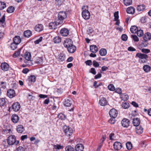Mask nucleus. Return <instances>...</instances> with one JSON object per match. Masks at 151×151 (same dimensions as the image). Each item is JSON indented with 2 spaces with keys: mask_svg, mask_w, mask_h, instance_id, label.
<instances>
[{
  "mask_svg": "<svg viewBox=\"0 0 151 151\" xmlns=\"http://www.w3.org/2000/svg\"><path fill=\"white\" fill-rule=\"evenodd\" d=\"M20 108V104L17 102L13 103L12 106V108L13 110L16 112L19 111Z\"/></svg>",
  "mask_w": 151,
  "mask_h": 151,
  "instance_id": "10",
  "label": "nucleus"
},
{
  "mask_svg": "<svg viewBox=\"0 0 151 151\" xmlns=\"http://www.w3.org/2000/svg\"><path fill=\"white\" fill-rule=\"evenodd\" d=\"M54 42L55 43H59L61 41V39L59 36H56L53 39Z\"/></svg>",
  "mask_w": 151,
  "mask_h": 151,
  "instance_id": "36",
  "label": "nucleus"
},
{
  "mask_svg": "<svg viewBox=\"0 0 151 151\" xmlns=\"http://www.w3.org/2000/svg\"><path fill=\"white\" fill-rule=\"evenodd\" d=\"M126 146L127 149L128 150L132 149V146L131 142H128L126 144Z\"/></svg>",
  "mask_w": 151,
  "mask_h": 151,
  "instance_id": "45",
  "label": "nucleus"
},
{
  "mask_svg": "<svg viewBox=\"0 0 151 151\" xmlns=\"http://www.w3.org/2000/svg\"><path fill=\"white\" fill-rule=\"evenodd\" d=\"M1 69L4 71H8L9 68V64L6 63H2L1 64Z\"/></svg>",
  "mask_w": 151,
  "mask_h": 151,
  "instance_id": "13",
  "label": "nucleus"
},
{
  "mask_svg": "<svg viewBox=\"0 0 151 151\" xmlns=\"http://www.w3.org/2000/svg\"><path fill=\"white\" fill-rule=\"evenodd\" d=\"M118 113L117 111L114 109H111L109 112V114L111 117H113L114 118L116 117Z\"/></svg>",
  "mask_w": 151,
  "mask_h": 151,
  "instance_id": "9",
  "label": "nucleus"
},
{
  "mask_svg": "<svg viewBox=\"0 0 151 151\" xmlns=\"http://www.w3.org/2000/svg\"><path fill=\"white\" fill-rule=\"evenodd\" d=\"M13 42L18 45L21 42V39L19 36H16L13 38Z\"/></svg>",
  "mask_w": 151,
  "mask_h": 151,
  "instance_id": "25",
  "label": "nucleus"
},
{
  "mask_svg": "<svg viewBox=\"0 0 151 151\" xmlns=\"http://www.w3.org/2000/svg\"><path fill=\"white\" fill-rule=\"evenodd\" d=\"M136 56L142 59L146 60L148 58V55L145 54L138 53L136 54Z\"/></svg>",
  "mask_w": 151,
  "mask_h": 151,
  "instance_id": "16",
  "label": "nucleus"
},
{
  "mask_svg": "<svg viewBox=\"0 0 151 151\" xmlns=\"http://www.w3.org/2000/svg\"><path fill=\"white\" fill-rule=\"evenodd\" d=\"M108 88L111 91H114V87L112 84L109 85L108 86Z\"/></svg>",
  "mask_w": 151,
  "mask_h": 151,
  "instance_id": "55",
  "label": "nucleus"
},
{
  "mask_svg": "<svg viewBox=\"0 0 151 151\" xmlns=\"http://www.w3.org/2000/svg\"><path fill=\"white\" fill-rule=\"evenodd\" d=\"M141 51L144 53L147 54L150 52V51L149 49L143 48L141 49Z\"/></svg>",
  "mask_w": 151,
  "mask_h": 151,
  "instance_id": "54",
  "label": "nucleus"
},
{
  "mask_svg": "<svg viewBox=\"0 0 151 151\" xmlns=\"http://www.w3.org/2000/svg\"><path fill=\"white\" fill-rule=\"evenodd\" d=\"M135 9L132 6H130L127 8V13L133 14L135 12Z\"/></svg>",
  "mask_w": 151,
  "mask_h": 151,
  "instance_id": "30",
  "label": "nucleus"
},
{
  "mask_svg": "<svg viewBox=\"0 0 151 151\" xmlns=\"http://www.w3.org/2000/svg\"><path fill=\"white\" fill-rule=\"evenodd\" d=\"M42 62V60L40 57L38 58L35 61V63L37 64H40Z\"/></svg>",
  "mask_w": 151,
  "mask_h": 151,
  "instance_id": "53",
  "label": "nucleus"
},
{
  "mask_svg": "<svg viewBox=\"0 0 151 151\" xmlns=\"http://www.w3.org/2000/svg\"><path fill=\"white\" fill-rule=\"evenodd\" d=\"M6 3L3 1H0V9L2 10L6 7Z\"/></svg>",
  "mask_w": 151,
  "mask_h": 151,
  "instance_id": "46",
  "label": "nucleus"
},
{
  "mask_svg": "<svg viewBox=\"0 0 151 151\" xmlns=\"http://www.w3.org/2000/svg\"><path fill=\"white\" fill-rule=\"evenodd\" d=\"M90 50L93 53L96 52L98 50V48L96 45H92L90 46Z\"/></svg>",
  "mask_w": 151,
  "mask_h": 151,
  "instance_id": "24",
  "label": "nucleus"
},
{
  "mask_svg": "<svg viewBox=\"0 0 151 151\" xmlns=\"http://www.w3.org/2000/svg\"><path fill=\"white\" fill-rule=\"evenodd\" d=\"M67 17V14L65 12L61 11L58 14V18L60 21L59 22L62 24L63 22V20Z\"/></svg>",
  "mask_w": 151,
  "mask_h": 151,
  "instance_id": "3",
  "label": "nucleus"
},
{
  "mask_svg": "<svg viewBox=\"0 0 151 151\" xmlns=\"http://www.w3.org/2000/svg\"><path fill=\"white\" fill-rule=\"evenodd\" d=\"M65 55L63 53H60L58 55V60L60 62H63L65 59Z\"/></svg>",
  "mask_w": 151,
  "mask_h": 151,
  "instance_id": "23",
  "label": "nucleus"
},
{
  "mask_svg": "<svg viewBox=\"0 0 151 151\" xmlns=\"http://www.w3.org/2000/svg\"><path fill=\"white\" fill-rule=\"evenodd\" d=\"M135 128V131L138 134H142L143 132V128L141 127V126L139 125Z\"/></svg>",
  "mask_w": 151,
  "mask_h": 151,
  "instance_id": "22",
  "label": "nucleus"
},
{
  "mask_svg": "<svg viewBox=\"0 0 151 151\" xmlns=\"http://www.w3.org/2000/svg\"><path fill=\"white\" fill-rule=\"evenodd\" d=\"M69 33V31L67 28H63L60 30V34L63 36H67L68 35Z\"/></svg>",
  "mask_w": 151,
  "mask_h": 151,
  "instance_id": "11",
  "label": "nucleus"
},
{
  "mask_svg": "<svg viewBox=\"0 0 151 151\" xmlns=\"http://www.w3.org/2000/svg\"><path fill=\"white\" fill-rule=\"evenodd\" d=\"M115 118H114L113 117H111L108 121L111 124H114L115 122Z\"/></svg>",
  "mask_w": 151,
  "mask_h": 151,
  "instance_id": "57",
  "label": "nucleus"
},
{
  "mask_svg": "<svg viewBox=\"0 0 151 151\" xmlns=\"http://www.w3.org/2000/svg\"><path fill=\"white\" fill-rule=\"evenodd\" d=\"M130 106V105L128 103L124 102L122 104V106L124 109L128 108Z\"/></svg>",
  "mask_w": 151,
  "mask_h": 151,
  "instance_id": "39",
  "label": "nucleus"
},
{
  "mask_svg": "<svg viewBox=\"0 0 151 151\" xmlns=\"http://www.w3.org/2000/svg\"><path fill=\"white\" fill-rule=\"evenodd\" d=\"M93 65L95 67H99V63L96 60L93 61Z\"/></svg>",
  "mask_w": 151,
  "mask_h": 151,
  "instance_id": "59",
  "label": "nucleus"
},
{
  "mask_svg": "<svg viewBox=\"0 0 151 151\" xmlns=\"http://www.w3.org/2000/svg\"><path fill=\"white\" fill-rule=\"evenodd\" d=\"M17 131L19 133H22L24 130V127L22 125H18L17 128Z\"/></svg>",
  "mask_w": 151,
  "mask_h": 151,
  "instance_id": "27",
  "label": "nucleus"
},
{
  "mask_svg": "<svg viewBox=\"0 0 151 151\" xmlns=\"http://www.w3.org/2000/svg\"><path fill=\"white\" fill-rule=\"evenodd\" d=\"M67 48L68 52L70 53L74 52L76 49V47L73 45V44Z\"/></svg>",
  "mask_w": 151,
  "mask_h": 151,
  "instance_id": "18",
  "label": "nucleus"
},
{
  "mask_svg": "<svg viewBox=\"0 0 151 151\" xmlns=\"http://www.w3.org/2000/svg\"><path fill=\"white\" fill-rule=\"evenodd\" d=\"M138 30L137 27L135 26H132L130 29V31L132 33H136Z\"/></svg>",
  "mask_w": 151,
  "mask_h": 151,
  "instance_id": "33",
  "label": "nucleus"
},
{
  "mask_svg": "<svg viewBox=\"0 0 151 151\" xmlns=\"http://www.w3.org/2000/svg\"><path fill=\"white\" fill-rule=\"evenodd\" d=\"M99 53L101 56H105L107 54V51L105 49L102 48L99 51Z\"/></svg>",
  "mask_w": 151,
  "mask_h": 151,
  "instance_id": "34",
  "label": "nucleus"
},
{
  "mask_svg": "<svg viewBox=\"0 0 151 151\" xmlns=\"http://www.w3.org/2000/svg\"><path fill=\"white\" fill-rule=\"evenodd\" d=\"M114 148L115 150L119 151L122 147V144L119 142H115L113 144Z\"/></svg>",
  "mask_w": 151,
  "mask_h": 151,
  "instance_id": "7",
  "label": "nucleus"
},
{
  "mask_svg": "<svg viewBox=\"0 0 151 151\" xmlns=\"http://www.w3.org/2000/svg\"><path fill=\"white\" fill-rule=\"evenodd\" d=\"M42 37H40L39 38L35 41L34 42L35 44H38L42 40Z\"/></svg>",
  "mask_w": 151,
  "mask_h": 151,
  "instance_id": "60",
  "label": "nucleus"
},
{
  "mask_svg": "<svg viewBox=\"0 0 151 151\" xmlns=\"http://www.w3.org/2000/svg\"><path fill=\"white\" fill-rule=\"evenodd\" d=\"M143 68L145 72H148L150 71L151 68L148 65H145L143 66Z\"/></svg>",
  "mask_w": 151,
  "mask_h": 151,
  "instance_id": "38",
  "label": "nucleus"
},
{
  "mask_svg": "<svg viewBox=\"0 0 151 151\" xmlns=\"http://www.w3.org/2000/svg\"><path fill=\"white\" fill-rule=\"evenodd\" d=\"M60 24H61V23L56 21L52 22L49 23L48 27L50 29H55Z\"/></svg>",
  "mask_w": 151,
  "mask_h": 151,
  "instance_id": "4",
  "label": "nucleus"
},
{
  "mask_svg": "<svg viewBox=\"0 0 151 151\" xmlns=\"http://www.w3.org/2000/svg\"><path fill=\"white\" fill-rule=\"evenodd\" d=\"M17 151H25V149L22 146H19L17 148Z\"/></svg>",
  "mask_w": 151,
  "mask_h": 151,
  "instance_id": "63",
  "label": "nucleus"
},
{
  "mask_svg": "<svg viewBox=\"0 0 151 151\" xmlns=\"http://www.w3.org/2000/svg\"><path fill=\"white\" fill-rule=\"evenodd\" d=\"M140 123V120L139 118H133L132 121V123L134 126L137 127L139 125Z\"/></svg>",
  "mask_w": 151,
  "mask_h": 151,
  "instance_id": "21",
  "label": "nucleus"
},
{
  "mask_svg": "<svg viewBox=\"0 0 151 151\" xmlns=\"http://www.w3.org/2000/svg\"><path fill=\"white\" fill-rule=\"evenodd\" d=\"M136 32L137 35L139 37L142 36L144 34L143 31L141 29L138 30Z\"/></svg>",
  "mask_w": 151,
  "mask_h": 151,
  "instance_id": "48",
  "label": "nucleus"
},
{
  "mask_svg": "<svg viewBox=\"0 0 151 151\" xmlns=\"http://www.w3.org/2000/svg\"><path fill=\"white\" fill-rule=\"evenodd\" d=\"M114 20L115 21L118 20L119 19V12L118 11L115 12L114 14Z\"/></svg>",
  "mask_w": 151,
  "mask_h": 151,
  "instance_id": "49",
  "label": "nucleus"
},
{
  "mask_svg": "<svg viewBox=\"0 0 151 151\" xmlns=\"http://www.w3.org/2000/svg\"><path fill=\"white\" fill-rule=\"evenodd\" d=\"M148 17L146 16H144L142 17L140 19V21L142 23H144L147 22Z\"/></svg>",
  "mask_w": 151,
  "mask_h": 151,
  "instance_id": "52",
  "label": "nucleus"
},
{
  "mask_svg": "<svg viewBox=\"0 0 151 151\" xmlns=\"http://www.w3.org/2000/svg\"><path fill=\"white\" fill-rule=\"evenodd\" d=\"M82 15L83 18L85 19H89L90 16V12L88 10L86 9H85L83 11Z\"/></svg>",
  "mask_w": 151,
  "mask_h": 151,
  "instance_id": "6",
  "label": "nucleus"
},
{
  "mask_svg": "<svg viewBox=\"0 0 151 151\" xmlns=\"http://www.w3.org/2000/svg\"><path fill=\"white\" fill-rule=\"evenodd\" d=\"M145 8V5L142 4L138 5L137 7V11L140 12L144 10Z\"/></svg>",
  "mask_w": 151,
  "mask_h": 151,
  "instance_id": "32",
  "label": "nucleus"
},
{
  "mask_svg": "<svg viewBox=\"0 0 151 151\" xmlns=\"http://www.w3.org/2000/svg\"><path fill=\"white\" fill-rule=\"evenodd\" d=\"M58 118L62 120H64L66 119V116L62 113H59L58 116Z\"/></svg>",
  "mask_w": 151,
  "mask_h": 151,
  "instance_id": "35",
  "label": "nucleus"
},
{
  "mask_svg": "<svg viewBox=\"0 0 151 151\" xmlns=\"http://www.w3.org/2000/svg\"><path fill=\"white\" fill-rule=\"evenodd\" d=\"M7 95L10 98H12L14 97L15 95L14 90L12 89L9 90L7 91Z\"/></svg>",
  "mask_w": 151,
  "mask_h": 151,
  "instance_id": "12",
  "label": "nucleus"
},
{
  "mask_svg": "<svg viewBox=\"0 0 151 151\" xmlns=\"http://www.w3.org/2000/svg\"><path fill=\"white\" fill-rule=\"evenodd\" d=\"M6 101L4 98H0V107L4 109L6 106Z\"/></svg>",
  "mask_w": 151,
  "mask_h": 151,
  "instance_id": "15",
  "label": "nucleus"
},
{
  "mask_svg": "<svg viewBox=\"0 0 151 151\" xmlns=\"http://www.w3.org/2000/svg\"><path fill=\"white\" fill-rule=\"evenodd\" d=\"M144 40H150L151 39V34L149 32L145 33L143 37Z\"/></svg>",
  "mask_w": 151,
  "mask_h": 151,
  "instance_id": "29",
  "label": "nucleus"
},
{
  "mask_svg": "<svg viewBox=\"0 0 151 151\" xmlns=\"http://www.w3.org/2000/svg\"><path fill=\"white\" fill-rule=\"evenodd\" d=\"M15 10L14 7L13 6L9 7L7 9L6 11L8 13H12L14 12Z\"/></svg>",
  "mask_w": 151,
  "mask_h": 151,
  "instance_id": "37",
  "label": "nucleus"
},
{
  "mask_svg": "<svg viewBox=\"0 0 151 151\" xmlns=\"http://www.w3.org/2000/svg\"><path fill=\"white\" fill-rule=\"evenodd\" d=\"M21 49L20 48L17 51L15 52L13 55L14 58H16L18 56H19Z\"/></svg>",
  "mask_w": 151,
  "mask_h": 151,
  "instance_id": "41",
  "label": "nucleus"
},
{
  "mask_svg": "<svg viewBox=\"0 0 151 151\" xmlns=\"http://www.w3.org/2000/svg\"><path fill=\"white\" fill-rule=\"evenodd\" d=\"M19 120V117L17 114H14L12 115L11 118V121L14 123H16Z\"/></svg>",
  "mask_w": 151,
  "mask_h": 151,
  "instance_id": "17",
  "label": "nucleus"
},
{
  "mask_svg": "<svg viewBox=\"0 0 151 151\" xmlns=\"http://www.w3.org/2000/svg\"><path fill=\"white\" fill-rule=\"evenodd\" d=\"M132 37L133 40L135 42H138L139 41V40L138 37L135 35H132Z\"/></svg>",
  "mask_w": 151,
  "mask_h": 151,
  "instance_id": "56",
  "label": "nucleus"
},
{
  "mask_svg": "<svg viewBox=\"0 0 151 151\" xmlns=\"http://www.w3.org/2000/svg\"><path fill=\"white\" fill-rule=\"evenodd\" d=\"M85 63L87 65L90 66L92 65V63L91 60H88L85 62Z\"/></svg>",
  "mask_w": 151,
  "mask_h": 151,
  "instance_id": "61",
  "label": "nucleus"
},
{
  "mask_svg": "<svg viewBox=\"0 0 151 151\" xmlns=\"http://www.w3.org/2000/svg\"><path fill=\"white\" fill-rule=\"evenodd\" d=\"M75 148L76 151H83L84 147L83 144H79L76 146Z\"/></svg>",
  "mask_w": 151,
  "mask_h": 151,
  "instance_id": "19",
  "label": "nucleus"
},
{
  "mask_svg": "<svg viewBox=\"0 0 151 151\" xmlns=\"http://www.w3.org/2000/svg\"><path fill=\"white\" fill-rule=\"evenodd\" d=\"M64 105L66 106H70L72 102L71 101L68 99H65V101L64 103Z\"/></svg>",
  "mask_w": 151,
  "mask_h": 151,
  "instance_id": "31",
  "label": "nucleus"
},
{
  "mask_svg": "<svg viewBox=\"0 0 151 151\" xmlns=\"http://www.w3.org/2000/svg\"><path fill=\"white\" fill-rule=\"evenodd\" d=\"M5 16L4 14L3 17L0 19V22L3 24L5 21Z\"/></svg>",
  "mask_w": 151,
  "mask_h": 151,
  "instance_id": "62",
  "label": "nucleus"
},
{
  "mask_svg": "<svg viewBox=\"0 0 151 151\" xmlns=\"http://www.w3.org/2000/svg\"><path fill=\"white\" fill-rule=\"evenodd\" d=\"M127 36L125 34H123L121 36L122 39L124 41H126L127 40Z\"/></svg>",
  "mask_w": 151,
  "mask_h": 151,
  "instance_id": "58",
  "label": "nucleus"
},
{
  "mask_svg": "<svg viewBox=\"0 0 151 151\" xmlns=\"http://www.w3.org/2000/svg\"><path fill=\"white\" fill-rule=\"evenodd\" d=\"M8 144L10 145H17L19 142L18 140H16L15 137L14 135L9 136L7 139Z\"/></svg>",
  "mask_w": 151,
  "mask_h": 151,
  "instance_id": "1",
  "label": "nucleus"
},
{
  "mask_svg": "<svg viewBox=\"0 0 151 151\" xmlns=\"http://www.w3.org/2000/svg\"><path fill=\"white\" fill-rule=\"evenodd\" d=\"M130 124V121L129 119L124 118L121 121L122 126L124 127L127 128Z\"/></svg>",
  "mask_w": 151,
  "mask_h": 151,
  "instance_id": "5",
  "label": "nucleus"
},
{
  "mask_svg": "<svg viewBox=\"0 0 151 151\" xmlns=\"http://www.w3.org/2000/svg\"><path fill=\"white\" fill-rule=\"evenodd\" d=\"M32 35V32L29 30L25 31L24 33V35L26 37L29 38Z\"/></svg>",
  "mask_w": 151,
  "mask_h": 151,
  "instance_id": "28",
  "label": "nucleus"
},
{
  "mask_svg": "<svg viewBox=\"0 0 151 151\" xmlns=\"http://www.w3.org/2000/svg\"><path fill=\"white\" fill-rule=\"evenodd\" d=\"M17 45L18 44L13 42L11 43L10 47L12 50H14L17 48Z\"/></svg>",
  "mask_w": 151,
  "mask_h": 151,
  "instance_id": "40",
  "label": "nucleus"
},
{
  "mask_svg": "<svg viewBox=\"0 0 151 151\" xmlns=\"http://www.w3.org/2000/svg\"><path fill=\"white\" fill-rule=\"evenodd\" d=\"M24 57L26 60H30L31 58V53L28 52H26L24 55Z\"/></svg>",
  "mask_w": 151,
  "mask_h": 151,
  "instance_id": "26",
  "label": "nucleus"
},
{
  "mask_svg": "<svg viewBox=\"0 0 151 151\" xmlns=\"http://www.w3.org/2000/svg\"><path fill=\"white\" fill-rule=\"evenodd\" d=\"M121 98L123 100L126 101L128 99L129 96L127 95H125L123 94L121 95Z\"/></svg>",
  "mask_w": 151,
  "mask_h": 151,
  "instance_id": "50",
  "label": "nucleus"
},
{
  "mask_svg": "<svg viewBox=\"0 0 151 151\" xmlns=\"http://www.w3.org/2000/svg\"><path fill=\"white\" fill-rule=\"evenodd\" d=\"M29 80L31 83H34L36 80V78L34 76H31L29 78Z\"/></svg>",
  "mask_w": 151,
  "mask_h": 151,
  "instance_id": "43",
  "label": "nucleus"
},
{
  "mask_svg": "<svg viewBox=\"0 0 151 151\" xmlns=\"http://www.w3.org/2000/svg\"><path fill=\"white\" fill-rule=\"evenodd\" d=\"M90 72L94 75H95L96 74V71L94 68H91Z\"/></svg>",
  "mask_w": 151,
  "mask_h": 151,
  "instance_id": "64",
  "label": "nucleus"
},
{
  "mask_svg": "<svg viewBox=\"0 0 151 151\" xmlns=\"http://www.w3.org/2000/svg\"><path fill=\"white\" fill-rule=\"evenodd\" d=\"M73 44V42L71 39L70 38H67L64 40L63 45L64 47L67 48Z\"/></svg>",
  "mask_w": 151,
  "mask_h": 151,
  "instance_id": "8",
  "label": "nucleus"
},
{
  "mask_svg": "<svg viewBox=\"0 0 151 151\" xmlns=\"http://www.w3.org/2000/svg\"><path fill=\"white\" fill-rule=\"evenodd\" d=\"M63 130L65 136L67 137H69L72 136L73 134V130L69 126L64 125L63 127Z\"/></svg>",
  "mask_w": 151,
  "mask_h": 151,
  "instance_id": "2",
  "label": "nucleus"
},
{
  "mask_svg": "<svg viewBox=\"0 0 151 151\" xmlns=\"http://www.w3.org/2000/svg\"><path fill=\"white\" fill-rule=\"evenodd\" d=\"M44 27L42 24H39L35 27V30L38 32H40L43 30Z\"/></svg>",
  "mask_w": 151,
  "mask_h": 151,
  "instance_id": "14",
  "label": "nucleus"
},
{
  "mask_svg": "<svg viewBox=\"0 0 151 151\" xmlns=\"http://www.w3.org/2000/svg\"><path fill=\"white\" fill-rule=\"evenodd\" d=\"M107 103V101L106 99L104 97L101 98L99 101V104L101 106H106Z\"/></svg>",
  "mask_w": 151,
  "mask_h": 151,
  "instance_id": "20",
  "label": "nucleus"
},
{
  "mask_svg": "<svg viewBox=\"0 0 151 151\" xmlns=\"http://www.w3.org/2000/svg\"><path fill=\"white\" fill-rule=\"evenodd\" d=\"M66 151H75L74 148L70 145L67 146L65 147Z\"/></svg>",
  "mask_w": 151,
  "mask_h": 151,
  "instance_id": "42",
  "label": "nucleus"
},
{
  "mask_svg": "<svg viewBox=\"0 0 151 151\" xmlns=\"http://www.w3.org/2000/svg\"><path fill=\"white\" fill-rule=\"evenodd\" d=\"M54 149H55L60 150L63 149L64 148V147L63 146L57 144L56 145H54Z\"/></svg>",
  "mask_w": 151,
  "mask_h": 151,
  "instance_id": "44",
  "label": "nucleus"
},
{
  "mask_svg": "<svg viewBox=\"0 0 151 151\" xmlns=\"http://www.w3.org/2000/svg\"><path fill=\"white\" fill-rule=\"evenodd\" d=\"M144 41L142 42L141 44V45L142 47H146L147 46L148 44V40H144Z\"/></svg>",
  "mask_w": 151,
  "mask_h": 151,
  "instance_id": "51",
  "label": "nucleus"
},
{
  "mask_svg": "<svg viewBox=\"0 0 151 151\" xmlns=\"http://www.w3.org/2000/svg\"><path fill=\"white\" fill-rule=\"evenodd\" d=\"M132 0H124V4L126 6L130 5L132 4Z\"/></svg>",
  "mask_w": 151,
  "mask_h": 151,
  "instance_id": "47",
  "label": "nucleus"
}]
</instances>
